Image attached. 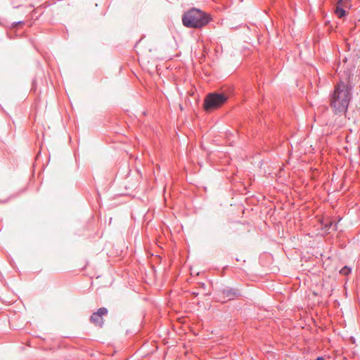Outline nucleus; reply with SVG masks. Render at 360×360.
<instances>
[{
    "label": "nucleus",
    "instance_id": "obj_1",
    "mask_svg": "<svg viewBox=\"0 0 360 360\" xmlns=\"http://www.w3.org/2000/svg\"><path fill=\"white\" fill-rule=\"evenodd\" d=\"M352 75L347 77V81L340 79L334 86L329 96L330 107L335 115H343L348 110L353 98L354 84L351 81Z\"/></svg>",
    "mask_w": 360,
    "mask_h": 360
},
{
    "label": "nucleus",
    "instance_id": "obj_2",
    "mask_svg": "<svg viewBox=\"0 0 360 360\" xmlns=\"http://www.w3.org/2000/svg\"><path fill=\"white\" fill-rule=\"evenodd\" d=\"M182 24L187 28L201 29L211 20V15L195 7L184 11L181 16Z\"/></svg>",
    "mask_w": 360,
    "mask_h": 360
},
{
    "label": "nucleus",
    "instance_id": "obj_3",
    "mask_svg": "<svg viewBox=\"0 0 360 360\" xmlns=\"http://www.w3.org/2000/svg\"><path fill=\"white\" fill-rule=\"evenodd\" d=\"M215 297L216 302L226 303L229 301L240 299L243 296L242 290L238 286H229L221 283L216 287Z\"/></svg>",
    "mask_w": 360,
    "mask_h": 360
},
{
    "label": "nucleus",
    "instance_id": "obj_4",
    "mask_svg": "<svg viewBox=\"0 0 360 360\" xmlns=\"http://www.w3.org/2000/svg\"><path fill=\"white\" fill-rule=\"evenodd\" d=\"M230 96V91H217L209 93L204 100L203 108L206 112L217 110L225 104Z\"/></svg>",
    "mask_w": 360,
    "mask_h": 360
},
{
    "label": "nucleus",
    "instance_id": "obj_5",
    "mask_svg": "<svg viewBox=\"0 0 360 360\" xmlns=\"http://www.w3.org/2000/svg\"><path fill=\"white\" fill-rule=\"evenodd\" d=\"M344 0H338V2L335 8V13L339 18H342L347 16V12L343 8Z\"/></svg>",
    "mask_w": 360,
    "mask_h": 360
},
{
    "label": "nucleus",
    "instance_id": "obj_6",
    "mask_svg": "<svg viewBox=\"0 0 360 360\" xmlns=\"http://www.w3.org/2000/svg\"><path fill=\"white\" fill-rule=\"evenodd\" d=\"M91 323H94L96 326L102 328L104 324V320L103 317H101L98 314L94 312L90 316Z\"/></svg>",
    "mask_w": 360,
    "mask_h": 360
},
{
    "label": "nucleus",
    "instance_id": "obj_7",
    "mask_svg": "<svg viewBox=\"0 0 360 360\" xmlns=\"http://www.w3.org/2000/svg\"><path fill=\"white\" fill-rule=\"evenodd\" d=\"M352 273V268L345 265L340 270V274L344 276H348Z\"/></svg>",
    "mask_w": 360,
    "mask_h": 360
},
{
    "label": "nucleus",
    "instance_id": "obj_8",
    "mask_svg": "<svg viewBox=\"0 0 360 360\" xmlns=\"http://www.w3.org/2000/svg\"><path fill=\"white\" fill-rule=\"evenodd\" d=\"M108 312V309L105 307H101L96 311V313L98 314L101 317H103L104 315H106Z\"/></svg>",
    "mask_w": 360,
    "mask_h": 360
},
{
    "label": "nucleus",
    "instance_id": "obj_9",
    "mask_svg": "<svg viewBox=\"0 0 360 360\" xmlns=\"http://www.w3.org/2000/svg\"><path fill=\"white\" fill-rule=\"evenodd\" d=\"M24 25V21L20 20V21H18V22H14L13 23V27H16L17 25Z\"/></svg>",
    "mask_w": 360,
    "mask_h": 360
},
{
    "label": "nucleus",
    "instance_id": "obj_10",
    "mask_svg": "<svg viewBox=\"0 0 360 360\" xmlns=\"http://www.w3.org/2000/svg\"><path fill=\"white\" fill-rule=\"evenodd\" d=\"M198 286L200 288L205 289L206 285L205 283H199Z\"/></svg>",
    "mask_w": 360,
    "mask_h": 360
},
{
    "label": "nucleus",
    "instance_id": "obj_11",
    "mask_svg": "<svg viewBox=\"0 0 360 360\" xmlns=\"http://www.w3.org/2000/svg\"><path fill=\"white\" fill-rule=\"evenodd\" d=\"M191 295H192L193 297H196L199 295V293H198V292H194V291H193V292H191Z\"/></svg>",
    "mask_w": 360,
    "mask_h": 360
},
{
    "label": "nucleus",
    "instance_id": "obj_12",
    "mask_svg": "<svg viewBox=\"0 0 360 360\" xmlns=\"http://www.w3.org/2000/svg\"><path fill=\"white\" fill-rule=\"evenodd\" d=\"M314 360H326V359H324L323 356H318L317 358H316Z\"/></svg>",
    "mask_w": 360,
    "mask_h": 360
},
{
    "label": "nucleus",
    "instance_id": "obj_13",
    "mask_svg": "<svg viewBox=\"0 0 360 360\" xmlns=\"http://www.w3.org/2000/svg\"><path fill=\"white\" fill-rule=\"evenodd\" d=\"M346 47L347 51L350 50V44L349 43H346Z\"/></svg>",
    "mask_w": 360,
    "mask_h": 360
},
{
    "label": "nucleus",
    "instance_id": "obj_14",
    "mask_svg": "<svg viewBox=\"0 0 360 360\" xmlns=\"http://www.w3.org/2000/svg\"><path fill=\"white\" fill-rule=\"evenodd\" d=\"M331 226H332V224H326V229H329L331 227Z\"/></svg>",
    "mask_w": 360,
    "mask_h": 360
},
{
    "label": "nucleus",
    "instance_id": "obj_15",
    "mask_svg": "<svg viewBox=\"0 0 360 360\" xmlns=\"http://www.w3.org/2000/svg\"><path fill=\"white\" fill-rule=\"evenodd\" d=\"M227 268H228V266H224V270H225V269H227Z\"/></svg>",
    "mask_w": 360,
    "mask_h": 360
}]
</instances>
